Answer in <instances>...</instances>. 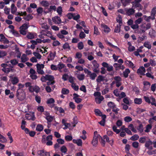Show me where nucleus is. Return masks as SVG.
Returning <instances> with one entry per match:
<instances>
[{
	"instance_id": "obj_38",
	"label": "nucleus",
	"mask_w": 156,
	"mask_h": 156,
	"mask_svg": "<svg viewBox=\"0 0 156 156\" xmlns=\"http://www.w3.org/2000/svg\"><path fill=\"white\" fill-rule=\"evenodd\" d=\"M78 48L80 50L82 49L84 47V45L83 43L82 42H80L78 44Z\"/></svg>"
},
{
	"instance_id": "obj_51",
	"label": "nucleus",
	"mask_w": 156,
	"mask_h": 156,
	"mask_svg": "<svg viewBox=\"0 0 156 156\" xmlns=\"http://www.w3.org/2000/svg\"><path fill=\"white\" fill-rule=\"evenodd\" d=\"M55 109H56L58 111H59V112L60 113H64L65 112V111L63 108H58L57 107H55Z\"/></svg>"
},
{
	"instance_id": "obj_43",
	"label": "nucleus",
	"mask_w": 156,
	"mask_h": 156,
	"mask_svg": "<svg viewBox=\"0 0 156 156\" xmlns=\"http://www.w3.org/2000/svg\"><path fill=\"white\" fill-rule=\"evenodd\" d=\"M6 139L3 136L1 135L0 136V142H2V143H4L6 142Z\"/></svg>"
},
{
	"instance_id": "obj_55",
	"label": "nucleus",
	"mask_w": 156,
	"mask_h": 156,
	"mask_svg": "<svg viewBox=\"0 0 156 156\" xmlns=\"http://www.w3.org/2000/svg\"><path fill=\"white\" fill-rule=\"evenodd\" d=\"M82 56V55L81 53L79 52H77L76 54L75 58H77L78 59H80L81 58Z\"/></svg>"
},
{
	"instance_id": "obj_34",
	"label": "nucleus",
	"mask_w": 156,
	"mask_h": 156,
	"mask_svg": "<svg viewBox=\"0 0 156 156\" xmlns=\"http://www.w3.org/2000/svg\"><path fill=\"white\" fill-rule=\"evenodd\" d=\"M69 92V90L66 89L65 88H63L62 89L61 93L63 94H67Z\"/></svg>"
},
{
	"instance_id": "obj_26",
	"label": "nucleus",
	"mask_w": 156,
	"mask_h": 156,
	"mask_svg": "<svg viewBox=\"0 0 156 156\" xmlns=\"http://www.w3.org/2000/svg\"><path fill=\"white\" fill-rule=\"evenodd\" d=\"M121 25L117 24L114 30V32L116 33H119L120 31Z\"/></svg>"
},
{
	"instance_id": "obj_22",
	"label": "nucleus",
	"mask_w": 156,
	"mask_h": 156,
	"mask_svg": "<svg viewBox=\"0 0 156 156\" xmlns=\"http://www.w3.org/2000/svg\"><path fill=\"white\" fill-rule=\"evenodd\" d=\"M46 78L47 79V80H48L49 81H54V77L53 76L49 75H46Z\"/></svg>"
},
{
	"instance_id": "obj_31",
	"label": "nucleus",
	"mask_w": 156,
	"mask_h": 156,
	"mask_svg": "<svg viewBox=\"0 0 156 156\" xmlns=\"http://www.w3.org/2000/svg\"><path fill=\"white\" fill-rule=\"evenodd\" d=\"M18 88L17 91H24L23 88L24 87L25 85L23 84L20 83L18 85Z\"/></svg>"
},
{
	"instance_id": "obj_45",
	"label": "nucleus",
	"mask_w": 156,
	"mask_h": 156,
	"mask_svg": "<svg viewBox=\"0 0 156 156\" xmlns=\"http://www.w3.org/2000/svg\"><path fill=\"white\" fill-rule=\"evenodd\" d=\"M46 119L47 120L48 123L51 122L53 120V118L51 116H49L48 117H45Z\"/></svg>"
},
{
	"instance_id": "obj_15",
	"label": "nucleus",
	"mask_w": 156,
	"mask_h": 156,
	"mask_svg": "<svg viewBox=\"0 0 156 156\" xmlns=\"http://www.w3.org/2000/svg\"><path fill=\"white\" fill-rule=\"evenodd\" d=\"M40 90V88L38 86H35L34 87L32 86V89H31V90L30 92H33L34 91H35L36 93H38L39 91Z\"/></svg>"
},
{
	"instance_id": "obj_14",
	"label": "nucleus",
	"mask_w": 156,
	"mask_h": 156,
	"mask_svg": "<svg viewBox=\"0 0 156 156\" xmlns=\"http://www.w3.org/2000/svg\"><path fill=\"white\" fill-rule=\"evenodd\" d=\"M135 10L132 8H130L126 10V12L127 15L128 16H130L133 15L135 12Z\"/></svg>"
},
{
	"instance_id": "obj_59",
	"label": "nucleus",
	"mask_w": 156,
	"mask_h": 156,
	"mask_svg": "<svg viewBox=\"0 0 156 156\" xmlns=\"http://www.w3.org/2000/svg\"><path fill=\"white\" fill-rule=\"evenodd\" d=\"M124 121L126 122H129L132 120V119L129 116H126L124 118Z\"/></svg>"
},
{
	"instance_id": "obj_5",
	"label": "nucleus",
	"mask_w": 156,
	"mask_h": 156,
	"mask_svg": "<svg viewBox=\"0 0 156 156\" xmlns=\"http://www.w3.org/2000/svg\"><path fill=\"white\" fill-rule=\"evenodd\" d=\"M37 154L39 156H51L50 153L44 150H40L37 151Z\"/></svg>"
},
{
	"instance_id": "obj_27",
	"label": "nucleus",
	"mask_w": 156,
	"mask_h": 156,
	"mask_svg": "<svg viewBox=\"0 0 156 156\" xmlns=\"http://www.w3.org/2000/svg\"><path fill=\"white\" fill-rule=\"evenodd\" d=\"M139 138V136L138 135L135 134L130 137V139L133 141H136L138 140Z\"/></svg>"
},
{
	"instance_id": "obj_2",
	"label": "nucleus",
	"mask_w": 156,
	"mask_h": 156,
	"mask_svg": "<svg viewBox=\"0 0 156 156\" xmlns=\"http://www.w3.org/2000/svg\"><path fill=\"white\" fill-rule=\"evenodd\" d=\"M16 96L18 99L20 101H22L25 98L24 91H16Z\"/></svg>"
},
{
	"instance_id": "obj_13",
	"label": "nucleus",
	"mask_w": 156,
	"mask_h": 156,
	"mask_svg": "<svg viewBox=\"0 0 156 156\" xmlns=\"http://www.w3.org/2000/svg\"><path fill=\"white\" fill-rule=\"evenodd\" d=\"M56 9V6L55 5L50 6L49 8L48 9V11H44V12L45 13H47L51 12L52 10L55 11Z\"/></svg>"
},
{
	"instance_id": "obj_64",
	"label": "nucleus",
	"mask_w": 156,
	"mask_h": 156,
	"mask_svg": "<svg viewBox=\"0 0 156 156\" xmlns=\"http://www.w3.org/2000/svg\"><path fill=\"white\" fill-rule=\"evenodd\" d=\"M114 79L115 81V82H119L121 81V78L119 76H115L114 77Z\"/></svg>"
},
{
	"instance_id": "obj_46",
	"label": "nucleus",
	"mask_w": 156,
	"mask_h": 156,
	"mask_svg": "<svg viewBox=\"0 0 156 156\" xmlns=\"http://www.w3.org/2000/svg\"><path fill=\"white\" fill-rule=\"evenodd\" d=\"M27 37L28 39H32L34 38V36L33 33H29L27 36Z\"/></svg>"
},
{
	"instance_id": "obj_7",
	"label": "nucleus",
	"mask_w": 156,
	"mask_h": 156,
	"mask_svg": "<svg viewBox=\"0 0 156 156\" xmlns=\"http://www.w3.org/2000/svg\"><path fill=\"white\" fill-rule=\"evenodd\" d=\"M146 72V70L144 67L143 66H141L137 70V73L140 74L143 76L145 75V73Z\"/></svg>"
},
{
	"instance_id": "obj_12",
	"label": "nucleus",
	"mask_w": 156,
	"mask_h": 156,
	"mask_svg": "<svg viewBox=\"0 0 156 156\" xmlns=\"http://www.w3.org/2000/svg\"><path fill=\"white\" fill-rule=\"evenodd\" d=\"M156 14V6H154L152 9L151 11V19L152 20L155 19V16Z\"/></svg>"
},
{
	"instance_id": "obj_9",
	"label": "nucleus",
	"mask_w": 156,
	"mask_h": 156,
	"mask_svg": "<svg viewBox=\"0 0 156 156\" xmlns=\"http://www.w3.org/2000/svg\"><path fill=\"white\" fill-rule=\"evenodd\" d=\"M52 20L55 24H59L61 22V20L60 17L58 16L53 17L52 18Z\"/></svg>"
},
{
	"instance_id": "obj_40",
	"label": "nucleus",
	"mask_w": 156,
	"mask_h": 156,
	"mask_svg": "<svg viewBox=\"0 0 156 156\" xmlns=\"http://www.w3.org/2000/svg\"><path fill=\"white\" fill-rule=\"evenodd\" d=\"M131 0H124L123 1H121L123 5L124 6H126L129 3Z\"/></svg>"
},
{
	"instance_id": "obj_39",
	"label": "nucleus",
	"mask_w": 156,
	"mask_h": 156,
	"mask_svg": "<svg viewBox=\"0 0 156 156\" xmlns=\"http://www.w3.org/2000/svg\"><path fill=\"white\" fill-rule=\"evenodd\" d=\"M85 76L84 74H79L77 76V78L80 80H82L84 79Z\"/></svg>"
},
{
	"instance_id": "obj_30",
	"label": "nucleus",
	"mask_w": 156,
	"mask_h": 156,
	"mask_svg": "<svg viewBox=\"0 0 156 156\" xmlns=\"http://www.w3.org/2000/svg\"><path fill=\"white\" fill-rule=\"evenodd\" d=\"M152 126L151 124H149L147 125L146 126V129L144 131L145 132L148 133L150 131V130L152 128Z\"/></svg>"
},
{
	"instance_id": "obj_28",
	"label": "nucleus",
	"mask_w": 156,
	"mask_h": 156,
	"mask_svg": "<svg viewBox=\"0 0 156 156\" xmlns=\"http://www.w3.org/2000/svg\"><path fill=\"white\" fill-rule=\"evenodd\" d=\"M134 102L136 104L140 105L142 102L141 98H136L134 100Z\"/></svg>"
},
{
	"instance_id": "obj_54",
	"label": "nucleus",
	"mask_w": 156,
	"mask_h": 156,
	"mask_svg": "<svg viewBox=\"0 0 156 156\" xmlns=\"http://www.w3.org/2000/svg\"><path fill=\"white\" fill-rule=\"evenodd\" d=\"M61 151L62 153H66L67 151V149L65 146H63L61 148Z\"/></svg>"
},
{
	"instance_id": "obj_32",
	"label": "nucleus",
	"mask_w": 156,
	"mask_h": 156,
	"mask_svg": "<svg viewBox=\"0 0 156 156\" xmlns=\"http://www.w3.org/2000/svg\"><path fill=\"white\" fill-rule=\"evenodd\" d=\"M104 77L102 75H99L97 79H96V81L98 83H100L104 80Z\"/></svg>"
},
{
	"instance_id": "obj_25",
	"label": "nucleus",
	"mask_w": 156,
	"mask_h": 156,
	"mask_svg": "<svg viewBox=\"0 0 156 156\" xmlns=\"http://www.w3.org/2000/svg\"><path fill=\"white\" fill-rule=\"evenodd\" d=\"M103 27L104 28V31L105 33H108L110 31V29L109 28V27H108V26L107 25L105 24H104L103 26Z\"/></svg>"
},
{
	"instance_id": "obj_16",
	"label": "nucleus",
	"mask_w": 156,
	"mask_h": 156,
	"mask_svg": "<svg viewBox=\"0 0 156 156\" xmlns=\"http://www.w3.org/2000/svg\"><path fill=\"white\" fill-rule=\"evenodd\" d=\"M104 99V98L103 96H100L99 98H95V101L97 104H100Z\"/></svg>"
},
{
	"instance_id": "obj_62",
	"label": "nucleus",
	"mask_w": 156,
	"mask_h": 156,
	"mask_svg": "<svg viewBox=\"0 0 156 156\" xmlns=\"http://www.w3.org/2000/svg\"><path fill=\"white\" fill-rule=\"evenodd\" d=\"M80 38L81 39H83L85 37L86 35L83 31L80 32L79 34Z\"/></svg>"
},
{
	"instance_id": "obj_56",
	"label": "nucleus",
	"mask_w": 156,
	"mask_h": 156,
	"mask_svg": "<svg viewBox=\"0 0 156 156\" xmlns=\"http://www.w3.org/2000/svg\"><path fill=\"white\" fill-rule=\"evenodd\" d=\"M10 63L13 65H16L18 63V62L16 59L14 58L10 61Z\"/></svg>"
},
{
	"instance_id": "obj_4",
	"label": "nucleus",
	"mask_w": 156,
	"mask_h": 156,
	"mask_svg": "<svg viewBox=\"0 0 156 156\" xmlns=\"http://www.w3.org/2000/svg\"><path fill=\"white\" fill-rule=\"evenodd\" d=\"M132 8L134 9H136L138 11H140L143 9V6L140 3H137L134 2H132Z\"/></svg>"
},
{
	"instance_id": "obj_8",
	"label": "nucleus",
	"mask_w": 156,
	"mask_h": 156,
	"mask_svg": "<svg viewBox=\"0 0 156 156\" xmlns=\"http://www.w3.org/2000/svg\"><path fill=\"white\" fill-rule=\"evenodd\" d=\"M113 66L115 68L116 70H118L119 69L123 70L124 68V66L121 64H119L117 63H115Z\"/></svg>"
},
{
	"instance_id": "obj_37",
	"label": "nucleus",
	"mask_w": 156,
	"mask_h": 156,
	"mask_svg": "<svg viewBox=\"0 0 156 156\" xmlns=\"http://www.w3.org/2000/svg\"><path fill=\"white\" fill-rule=\"evenodd\" d=\"M108 106L112 108H116V105L113 102H109L108 103Z\"/></svg>"
},
{
	"instance_id": "obj_10",
	"label": "nucleus",
	"mask_w": 156,
	"mask_h": 156,
	"mask_svg": "<svg viewBox=\"0 0 156 156\" xmlns=\"http://www.w3.org/2000/svg\"><path fill=\"white\" fill-rule=\"evenodd\" d=\"M26 118L28 120H31L32 121L35 120L36 118L34 114H26Z\"/></svg>"
},
{
	"instance_id": "obj_3",
	"label": "nucleus",
	"mask_w": 156,
	"mask_h": 156,
	"mask_svg": "<svg viewBox=\"0 0 156 156\" xmlns=\"http://www.w3.org/2000/svg\"><path fill=\"white\" fill-rule=\"evenodd\" d=\"M92 64L93 65V66L94 69H93V71L97 74L99 73V70L98 68L99 66V64L97 63V61L96 60H94L92 62Z\"/></svg>"
},
{
	"instance_id": "obj_48",
	"label": "nucleus",
	"mask_w": 156,
	"mask_h": 156,
	"mask_svg": "<svg viewBox=\"0 0 156 156\" xmlns=\"http://www.w3.org/2000/svg\"><path fill=\"white\" fill-rule=\"evenodd\" d=\"M155 32L153 30H150L149 31V34L151 38H153L154 37Z\"/></svg>"
},
{
	"instance_id": "obj_29",
	"label": "nucleus",
	"mask_w": 156,
	"mask_h": 156,
	"mask_svg": "<svg viewBox=\"0 0 156 156\" xmlns=\"http://www.w3.org/2000/svg\"><path fill=\"white\" fill-rule=\"evenodd\" d=\"M94 112L97 116H101L102 114V113L98 109H95Z\"/></svg>"
},
{
	"instance_id": "obj_24",
	"label": "nucleus",
	"mask_w": 156,
	"mask_h": 156,
	"mask_svg": "<svg viewBox=\"0 0 156 156\" xmlns=\"http://www.w3.org/2000/svg\"><path fill=\"white\" fill-rule=\"evenodd\" d=\"M147 138V137L146 136L140 137L139 139V141L141 143L144 144L145 143L146 141Z\"/></svg>"
},
{
	"instance_id": "obj_49",
	"label": "nucleus",
	"mask_w": 156,
	"mask_h": 156,
	"mask_svg": "<svg viewBox=\"0 0 156 156\" xmlns=\"http://www.w3.org/2000/svg\"><path fill=\"white\" fill-rule=\"evenodd\" d=\"M31 83L29 82H27L25 84V85L26 87H29V90L30 91L31 90V89L32 88V86H31Z\"/></svg>"
},
{
	"instance_id": "obj_35",
	"label": "nucleus",
	"mask_w": 156,
	"mask_h": 156,
	"mask_svg": "<svg viewBox=\"0 0 156 156\" xmlns=\"http://www.w3.org/2000/svg\"><path fill=\"white\" fill-rule=\"evenodd\" d=\"M42 5L44 7H48L49 5V4L48 2L46 1H43L41 3Z\"/></svg>"
},
{
	"instance_id": "obj_18",
	"label": "nucleus",
	"mask_w": 156,
	"mask_h": 156,
	"mask_svg": "<svg viewBox=\"0 0 156 156\" xmlns=\"http://www.w3.org/2000/svg\"><path fill=\"white\" fill-rule=\"evenodd\" d=\"M97 73L95 72L92 73L91 72V73H90L88 75L89 76L90 79L92 80H94L95 78L97 76Z\"/></svg>"
},
{
	"instance_id": "obj_33",
	"label": "nucleus",
	"mask_w": 156,
	"mask_h": 156,
	"mask_svg": "<svg viewBox=\"0 0 156 156\" xmlns=\"http://www.w3.org/2000/svg\"><path fill=\"white\" fill-rule=\"evenodd\" d=\"M137 129L140 133H142L143 131V125L142 124H140L137 127Z\"/></svg>"
},
{
	"instance_id": "obj_53",
	"label": "nucleus",
	"mask_w": 156,
	"mask_h": 156,
	"mask_svg": "<svg viewBox=\"0 0 156 156\" xmlns=\"http://www.w3.org/2000/svg\"><path fill=\"white\" fill-rule=\"evenodd\" d=\"M94 34L97 35H99L100 34L98 28L96 26H94Z\"/></svg>"
},
{
	"instance_id": "obj_6",
	"label": "nucleus",
	"mask_w": 156,
	"mask_h": 156,
	"mask_svg": "<svg viewBox=\"0 0 156 156\" xmlns=\"http://www.w3.org/2000/svg\"><path fill=\"white\" fill-rule=\"evenodd\" d=\"M153 144V142L151 140L148 138V140H146L145 144V147L148 149H152V147L150 146Z\"/></svg>"
},
{
	"instance_id": "obj_17",
	"label": "nucleus",
	"mask_w": 156,
	"mask_h": 156,
	"mask_svg": "<svg viewBox=\"0 0 156 156\" xmlns=\"http://www.w3.org/2000/svg\"><path fill=\"white\" fill-rule=\"evenodd\" d=\"M19 82V80L17 77H14L12 78L11 82L14 85L16 84Z\"/></svg>"
},
{
	"instance_id": "obj_36",
	"label": "nucleus",
	"mask_w": 156,
	"mask_h": 156,
	"mask_svg": "<svg viewBox=\"0 0 156 156\" xmlns=\"http://www.w3.org/2000/svg\"><path fill=\"white\" fill-rule=\"evenodd\" d=\"M144 46L149 49H151V45L149 44V42L148 41L145 42L144 44Z\"/></svg>"
},
{
	"instance_id": "obj_44",
	"label": "nucleus",
	"mask_w": 156,
	"mask_h": 156,
	"mask_svg": "<svg viewBox=\"0 0 156 156\" xmlns=\"http://www.w3.org/2000/svg\"><path fill=\"white\" fill-rule=\"evenodd\" d=\"M7 55V53L5 51H0V58H2Z\"/></svg>"
},
{
	"instance_id": "obj_60",
	"label": "nucleus",
	"mask_w": 156,
	"mask_h": 156,
	"mask_svg": "<svg viewBox=\"0 0 156 156\" xmlns=\"http://www.w3.org/2000/svg\"><path fill=\"white\" fill-rule=\"evenodd\" d=\"M33 17L31 15L29 14H28L27 16L24 18V19L28 21H29L30 20L32 19Z\"/></svg>"
},
{
	"instance_id": "obj_63",
	"label": "nucleus",
	"mask_w": 156,
	"mask_h": 156,
	"mask_svg": "<svg viewBox=\"0 0 156 156\" xmlns=\"http://www.w3.org/2000/svg\"><path fill=\"white\" fill-rule=\"evenodd\" d=\"M132 146L135 148H137L139 146V143L138 142L134 141L132 143Z\"/></svg>"
},
{
	"instance_id": "obj_21",
	"label": "nucleus",
	"mask_w": 156,
	"mask_h": 156,
	"mask_svg": "<svg viewBox=\"0 0 156 156\" xmlns=\"http://www.w3.org/2000/svg\"><path fill=\"white\" fill-rule=\"evenodd\" d=\"M130 73V71L129 69H126L125 71L123 72V75L126 78L128 76L129 74Z\"/></svg>"
},
{
	"instance_id": "obj_42",
	"label": "nucleus",
	"mask_w": 156,
	"mask_h": 156,
	"mask_svg": "<svg viewBox=\"0 0 156 156\" xmlns=\"http://www.w3.org/2000/svg\"><path fill=\"white\" fill-rule=\"evenodd\" d=\"M62 7L61 6L58 7L57 9V12L60 16H62Z\"/></svg>"
},
{
	"instance_id": "obj_20",
	"label": "nucleus",
	"mask_w": 156,
	"mask_h": 156,
	"mask_svg": "<svg viewBox=\"0 0 156 156\" xmlns=\"http://www.w3.org/2000/svg\"><path fill=\"white\" fill-rule=\"evenodd\" d=\"M17 11L16 7L14 4H12L11 6V12L14 14Z\"/></svg>"
},
{
	"instance_id": "obj_61",
	"label": "nucleus",
	"mask_w": 156,
	"mask_h": 156,
	"mask_svg": "<svg viewBox=\"0 0 156 156\" xmlns=\"http://www.w3.org/2000/svg\"><path fill=\"white\" fill-rule=\"evenodd\" d=\"M37 69H41L44 67V65L43 64H39L37 63L36 65Z\"/></svg>"
},
{
	"instance_id": "obj_23",
	"label": "nucleus",
	"mask_w": 156,
	"mask_h": 156,
	"mask_svg": "<svg viewBox=\"0 0 156 156\" xmlns=\"http://www.w3.org/2000/svg\"><path fill=\"white\" fill-rule=\"evenodd\" d=\"M21 62H25L27 61L28 59V58L27 57V55L25 54H23L21 58Z\"/></svg>"
},
{
	"instance_id": "obj_1",
	"label": "nucleus",
	"mask_w": 156,
	"mask_h": 156,
	"mask_svg": "<svg viewBox=\"0 0 156 156\" xmlns=\"http://www.w3.org/2000/svg\"><path fill=\"white\" fill-rule=\"evenodd\" d=\"M101 138V136L98 134V132L95 131L94 133V136L91 142V144L94 147H96L98 143V139Z\"/></svg>"
},
{
	"instance_id": "obj_47",
	"label": "nucleus",
	"mask_w": 156,
	"mask_h": 156,
	"mask_svg": "<svg viewBox=\"0 0 156 156\" xmlns=\"http://www.w3.org/2000/svg\"><path fill=\"white\" fill-rule=\"evenodd\" d=\"M33 54L38 59H40L41 58V55L38 52H34Z\"/></svg>"
},
{
	"instance_id": "obj_19",
	"label": "nucleus",
	"mask_w": 156,
	"mask_h": 156,
	"mask_svg": "<svg viewBox=\"0 0 156 156\" xmlns=\"http://www.w3.org/2000/svg\"><path fill=\"white\" fill-rule=\"evenodd\" d=\"M44 129L43 126L41 124H38L36 127V130L37 131L41 132Z\"/></svg>"
},
{
	"instance_id": "obj_58",
	"label": "nucleus",
	"mask_w": 156,
	"mask_h": 156,
	"mask_svg": "<svg viewBox=\"0 0 156 156\" xmlns=\"http://www.w3.org/2000/svg\"><path fill=\"white\" fill-rule=\"evenodd\" d=\"M72 88L76 91H77L79 89V86L78 85H76V83L72 84L71 86Z\"/></svg>"
},
{
	"instance_id": "obj_57",
	"label": "nucleus",
	"mask_w": 156,
	"mask_h": 156,
	"mask_svg": "<svg viewBox=\"0 0 156 156\" xmlns=\"http://www.w3.org/2000/svg\"><path fill=\"white\" fill-rule=\"evenodd\" d=\"M65 65L62 63H59L58 65V70L60 71L61 69L64 68Z\"/></svg>"
},
{
	"instance_id": "obj_50",
	"label": "nucleus",
	"mask_w": 156,
	"mask_h": 156,
	"mask_svg": "<svg viewBox=\"0 0 156 156\" xmlns=\"http://www.w3.org/2000/svg\"><path fill=\"white\" fill-rule=\"evenodd\" d=\"M75 79V78L74 77H73L72 76H70L69 77V81L72 84H74L75 83H74V80Z\"/></svg>"
},
{
	"instance_id": "obj_41",
	"label": "nucleus",
	"mask_w": 156,
	"mask_h": 156,
	"mask_svg": "<svg viewBox=\"0 0 156 156\" xmlns=\"http://www.w3.org/2000/svg\"><path fill=\"white\" fill-rule=\"evenodd\" d=\"M63 48L64 49H68L69 50H70V47L69 45V44L68 43H66L64 44L62 46Z\"/></svg>"
},
{
	"instance_id": "obj_52",
	"label": "nucleus",
	"mask_w": 156,
	"mask_h": 156,
	"mask_svg": "<svg viewBox=\"0 0 156 156\" xmlns=\"http://www.w3.org/2000/svg\"><path fill=\"white\" fill-rule=\"evenodd\" d=\"M143 20V18L141 17L139 18L135 21V24H137L138 25L142 22Z\"/></svg>"
},
{
	"instance_id": "obj_11",
	"label": "nucleus",
	"mask_w": 156,
	"mask_h": 156,
	"mask_svg": "<svg viewBox=\"0 0 156 156\" xmlns=\"http://www.w3.org/2000/svg\"><path fill=\"white\" fill-rule=\"evenodd\" d=\"M56 55V52L54 53L51 52L48 57V61H51L54 60Z\"/></svg>"
}]
</instances>
